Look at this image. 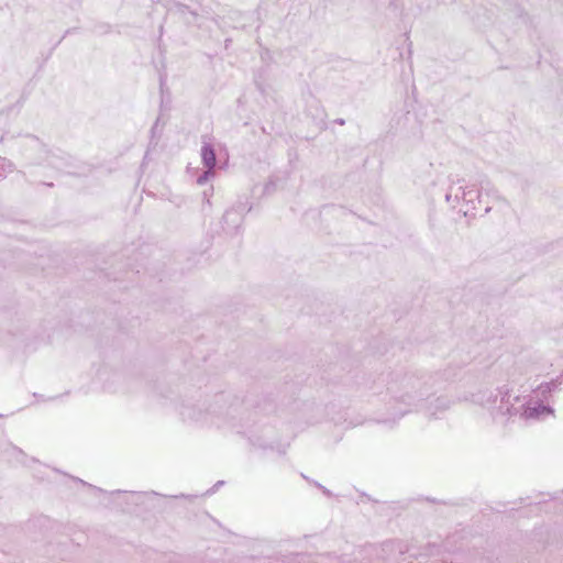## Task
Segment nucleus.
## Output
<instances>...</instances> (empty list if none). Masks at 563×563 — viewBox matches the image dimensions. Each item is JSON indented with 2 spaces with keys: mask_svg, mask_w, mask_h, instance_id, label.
Masks as SVG:
<instances>
[{
  "mask_svg": "<svg viewBox=\"0 0 563 563\" xmlns=\"http://www.w3.org/2000/svg\"><path fill=\"white\" fill-rule=\"evenodd\" d=\"M475 401L485 408L493 420L498 423H506L510 418L518 417L520 395L509 390L496 395L481 393Z\"/></svg>",
  "mask_w": 563,
  "mask_h": 563,
  "instance_id": "obj_1",
  "label": "nucleus"
},
{
  "mask_svg": "<svg viewBox=\"0 0 563 563\" xmlns=\"http://www.w3.org/2000/svg\"><path fill=\"white\" fill-rule=\"evenodd\" d=\"M553 413L551 407L544 406L541 402L530 398L523 401L520 398L518 418L523 421H537L542 420Z\"/></svg>",
  "mask_w": 563,
  "mask_h": 563,
  "instance_id": "obj_2",
  "label": "nucleus"
},
{
  "mask_svg": "<svg viewBox=\"0 0 563 563\" xmlns=\"http://www.w3.org/2000/svg\"><path fill=\"white\" fill-rule=\"evenodd\" d=\"M462 189V200L465 202L466 208L464 213L467 214L472 211H477L479 207L477 205L482 203L481 194L475 188H461Z\"/></svg>",
  "mask_w": 563,
  "mask_h": 563,
  "instance_id": "obj_3",
  "label": "nucleus"
},
{
  "mask_svg": "<svg viewBox=\"0 0 563 563\" xmlns=\"http://www.w3.org/2000/svg\"><path fill=\"white\" fill-rule=\"evenodd\" d=\"M201 161L206 168L212 169L217 164L216 153L211 144L203 142L201 147Z\"/></svg>",
  "mask_w": 563,
  "mask_h": 563,
  "instance_id": "obj_4",
  "label": "nucleus"
},
{
  "mask_svg": "<svg viewBox=\"0 0 563 563\" xmlns=\"http://www.w3.org/2000/svg\"><path fill=\"white\" fill-rule=\"evenodd\" d=\"M13 170V165L5 158L0 157V179Z\"/></svg>",
  "mask_w": 563,
  "mask_h": 563,
  "instance_id": "obj_5",
  "label": "nucleus"
},
{
  "mask_svg": "<svg viewBox=\"0 0 563 563\" xmlns=\"http://www.w3.org/2000/svg\"><path fill=\"white\" fill-rule=\"evenodd\" d=\"M553 387H555V383L554 382L541 384V385L538 386V388L533 393L537 395V397L540 396V395L544 396L548 393H550Z\"/></svg>",
  "mask_w": 563,
  "mask_h": 563,
  "instance_id": "obj_6",
  "label": "nucleus"
},
{
  "mask_svg": "<svg viewBox=\"0 0 563 563\" xmlns=\"http://www.w3.org/2000/svg\"><path fill=\"white\" fill-rule=\"evenodd\" d=\"M214 176V172L212 169H209L207 168V170H205L198 178H197V184L198 185H203L206 184L210 178H212Z\"/></svg>",
  "mask_w": 563,
  "mask_h": 563,
  "instance_id": "obj_7",
  "label": "nucleus"
},
{
  "mask_svg": "<svg viewBox=\"0 0 563 563\" xmlns=\"http://www.w3.org/2000/svg\"><path fill=\"white\" fill-rule=\"evenodd\" d=\"M73 483H74V486L73 488L74 489H77V490H85V489H90L91 488V485L85 483L84 481H80V479H73Z\"/></svg>",
  "mask_w": 563,
  "mask_h": 563,
  "instance_id": "obj_8",
  "label": "nucleus"
},
{
  "mask_svg": "<svg viewBox=\"0 0 563 563\" xmlns=\"http://www.w3.org/2000/svg\"><path fill=\"white\" fill-rule=\"evenodd\" d=\"M437 402L439 404V407H440L441 409H446V408H449V407H450V401H449V400H446V399H444V398H438V399H437Z\"/></svg>",
  "mask_w": 563,
  "mask_h": 563,
  "instance_id": "obj_9",
  "label": "nucleus"
},
{
  "mask_svg": "<svg viewBox=\"0 0 563 563\" xmlns=\"http://www.w3.org/2000/svg\"><path fill=\"white\" fill-rule=\"evenodd\" d=\"M224 485V482L223 481H219L214 484L213 488L214 489H220L222 486Z\"/></svg>",
  "mask_w": 563,
  "mask_h": 563,
  "instance_id": "obj_10",
  "label": "nucleus"
},
{
  "mask_svg": "<svg viewBox=\"0 0 563 563\" xmlns=\"http://www.w3.org/2000/svg\"><path fill=\"white\" fill-rule=\"evenodd\" d=\"M451 198H452L451 192H448V194L445 195V200H446L448 202H450V201H451Z\"/></svg>",
  "mask_w": 563,
  "mask_h": 563,
  "instance_id": "obj_11",
  "label": "nucleus"
},
{
  "mask_svg": "<svg viewBox=\"0 0 563 563\" xmlns=\"http://www.w3.org/2000/svg\"><path fill=\"white\" fill-rule=\"evenodd\" d=\"M485 212H488L489 208L488 207H484L483 208Z\"/></svg>",
  "mask_w": 563,
  "mask_h": 563,
  "instance_id": "obj_12",
  "label": "nucleus"
},
{
  "mask_svg": "<svg viewBox=\"0 0 563 563\" xmlns=\"http://www.w3.org/2000/svg\"><path fill=\"white\" fill-rule=\"evenodd\" d=\"M115 493L121 494V493H126V492L125 490H117Z\"/></svg>",
  "mask_w": 563,
  "mask_h": 563,
  "instance_id": "obj_13",
  "label": "nucleus"
}]
</instances>
